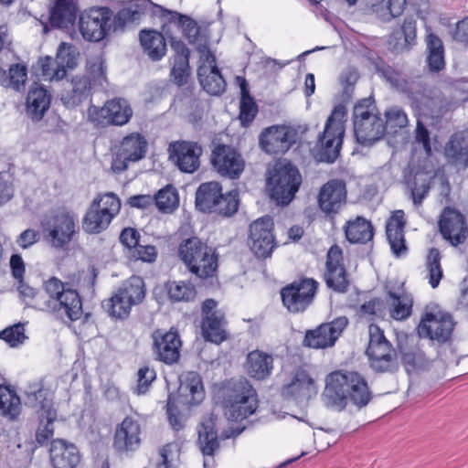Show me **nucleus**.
Segmentation results:
<instances>
[{"label": "nucleus", "mask_w": 468, "mask_h": 468, "mask_svg": "<svg viewBox=\"0 0 468 468\" xmlns=\"http://www.w3.org/2000/svg\"><path fill=\"white\" fill-rule=\"evenodd\" d=\"M342 261V250L337 245L332 246L326 255L324 281L329 289L338 293L346 292L350 285Z\"/></svg>", "instance_id": "21"}, {"label": "nucleus", "mask_w": 468, "mask_h": 468, "mask_svg": "<svg viewBox=\"0 0 468 468\" xmlns=\"http://www.w3.org/2000/svg\"><path fill=\"white\" fill-rule=\"evenodd\" d=\"M346 202V187L344 181L333 179L321 187L318 204L321 210L326 215L337 214Z\"/></svg>", "instance_id": "25"}, {"label": "nucleus", "mask_w": 468, "mask_h": 468, "mask_svg": "<svg viewBox=\"0 0 468 468\" xmlns=\"http://www.w3.org/2000/svg\"><path fill=\"white\" fill-rule=\"evenodd\" d=\"M27 404L31 407L39 408L38 415L44 416L49 410H55L53 407L52 396L48 389L42 387H30V390L26 392Z\"/></svg>", "instance_id": "50"}, {"label": "nucleus", "mask_w": 468, "mask_h": 468, "mask_svg": "<svg viewBox=\"0 0 468 468\" xmlns=\"http://www.w3.org/2000/svg\"><path fill=\"white\" fill-rule=\"evenodd\" d=\"M112 218L101 210L98 202H91L83 220L82 229L89 234H99L108 228Z\"/></svg>", "instance_id": "46"}, {"label": "nucleus", "mask_w": 468, "mask_h": 468, "mask_svg": "<svg viewBox=\"0 0 468 468\" xmlns=\"http://www.w3.org/2000/svg\"><path fill=\"white\" fill-rule=\"evenodd\" d=\"M211 165L222 176L236 179L242 174L245 166L241 154L232 146L218 144L211 153Z\"/></svg>", "instance_id": "18"}, {"label": "nucleus", "mask_w": 468, "mask_h": 468, "mask_svg": "<svg viewBox=\"0 0 468 468\" xmlns=\"http://www.w3.org/2000/svg\"><path fill=\"white\" fill-rule=\"evenodd\" d=\"M222 186L217 181L201 183L195 195L196 208L203 213L213 214L218 197H221Z\"/></svg>", "instance_id": "36"}, {"label": "nucleus", "mask_w": 468, "mask_h": 468, "mask_svg": "<svg viewBox=\"0 0 468 468\" xmlns=\"http://www.w3.org/2000/svg\"><path fill=\"white\" fill-rule=\"evenodd\" d=\"M218 303L214 299H207L201 306V333L206 341L221 344L227 339L225 326L227 321L222 311L217 309Z\"/></svg>", "instance_id": "14"}, {"label": "nucleus", "mask_w": 468, "mask_h": 468, "mask_svg": "<svg viewBox=\"0 0 468 468\" xmlns=\"http://www.w3.org/2000/svg\"><path fill=\"white\" fill-rule=\"evenodd\" d=\"M317 394V386L314 378L303 368H297L291 381L283 385L281 395L285 399H294L298 402L309 400Z\"/></svg>", "instance_id": "23"}, {"label": "nucleus", "mask_w": 468, "mask_h": 468, "mask_svg": "<svg viewBox=\"0 0 468 468\" xmlns=\"http://www.w3.org/2000/svg\"><path fill=\"white\" fill-rule=\"evenodd\" d=\"M453 328L454 323L451 314L440 311L426 312L418 326V334L420 337H428L443 344L451 339Z\"/></svg>", "instance_id": "15"}, {"label": "nucleus", "mask_w": 468, "mask_h": 468, "mask_svg": "<svg viewBox=\"0 0 468 468\" xmlns=\"http://www.w3.org/2000/svg\"><path fill=\"white\" fill-rule=\"evenodd\" d=\"M120 295H123L133 305L139 304L145 297V285L139 276H132L118 289Z\"/></svg>", "instance_id": "51"}, {"label": "nucleus", "mask_w": 468, "mask_h": 468, "mask_svg": "<svg viewBox=\"0 0 468 468\" xmlns=\"http://www.w3.org/2000/svg\"><path fill=\"white\" fill-rule=\"evenodd\" d=\"M39 418V426L36 432V441L38 444H45L54 434L53 423L57 419L56 410H49L48 413H44L43 417Z\"/></svg>", "instance_id": "57"}, {"label": "nucleus", "mask_w": 468, "mask_h": 468, "mask_svg": "<svg viewBox=\"0 0 468 468\" xmlns=\"http://www.w3.org/2000/svg\"><path fill=\"white\" fill-rule=\"evenodd\" d=\"M51 96L42 86L31 87L27 97V114L33 121L43 118L50 105Z\"/></svg>", "instance_id": "38"}, {"label": "nucleus", "mask_w": 468, "mask_h": 468, "mask_svg": "<svg viewBox=\"0 0 468 468\" xmlns=\"http://www.w3.org/2000/svg\"><path fill=\"white\" fill-rule=\"evenodd\" d=\"M91 79L88 75H77L69 84V89L62 91L60 100L68 108H74L90 96Z\"/></svg>", "instance_id": "35"}, {"label": "nucleus", "mask_w": 468, "mask_h": 468, "mask_svg": "<svg viewBox=\"0 0 468 468\" xmlns=\"http://www.w3.org/2000/svg\"><path fill=\"white\" fill-rule=\"evenodd\" d=\"M49 456L53 468H76L80 461L77 447L62 439L51 441Z\"/></svg>", "instance_id": "29"}, {"label": "nucleus", "mask_w": 468, "mask_h": 468, "mask_svg": "<svg viewBox=\"0 0 468 468\" xmlns=\"http://www.w3.org/2000/svg\"><path fill=\"white\" fill-rule=\"evenodd\" d=\"M167 294L172 302H190L196 298L197 291L193 284L186 282L169 281L165 283Z\"/></svg>", "instance_id": "53"}, {"label": "nucleus", "mask_w": 468, "mask_h": 468, "mask_svg": "<svg viewBox=\"0 0 468 468\" xmlns=\"http://www.w3.org/2000/svg\"><path fill=\"white\" fill-rule=\"evenodd\" d=\"M153 16H156L162 19L166 20V23H164V25L162 27L163 32L166 37H169L168 30H167L168 24H174L177 27H179L181 26V24L184 23V20L187 16L186 15H182V14L178 13L177 11L169 10L160 5H154Z\"/></svg>", "instance_id": "62"}, {"label": "nucleus", "mask_w": 468, "mask_h": 468, "mask_svg": "<svg viewBox=\"0 0 468 468\" xmlns=\"http://www.w3.org/2000/svg\"><path fill=\"white\" fill-rule=\"evenodd\" d=\"M239 206V194L237 189L221 192V197L217 201V207L213 210V214L219 215L224 218L233 216L238 212Z\"/></svg>", "instance_id": "54"}, {"label": "nucleus", "mask_w": 468, "mask_h": 468, "mask_svg": "<svg viewBox=\"0 0 468 468\" xmlns=\"http://www.w3.org/2000/svg\"><path fill=\"white\" fill-rule=\"evenodd\" d=\"M40 75L44 80H60L66 76V70L56 66L55 59L47 56L40 58L37 61Z\"/></svg>", "instance_id": "61"}, {"label": "nucleus", "mask_w": 468, "mask_h": 468, "mask_svg": "<svg viewBox=\"0 0 468 468\" xmlns=\"http://www.w3.org/2000/svg\"><path fill=\"white\" fill-rule=\"evenodd\" d=\"M369 341L366 349L370 368L376 373H394L399 369L398 353L377 324L368 326Z\"/></svg>", "instance_id": "7"}, {"label": "nucleus", "mask_w": 468, "mask_h": 468, "mask_svg": "<svg viewBox=\"0 0 468 468\" xmlns=\"http://www.w3.org/2000/svg\"><path fill=\"white\" fill-rule=\"evenodd\" d=\"M240 88L239 120L243 126H249L258 113V105L250 94L249 84L244 78L238 77Z\"/></svg>", "instance_id": "48"}, {"label": "nucleus", "mask_w": 468, "mask_h": 468, "mask_svg": "<svg viewBox=\"0 0 468 468\" xmlns=\"http://www.w3.org/2000/svg\"><path fill=\"white\" fill-rule=\"evenodd\" d=\"M67 285L57 277H51L47 280L43 287L48 295V299L43 301L37 300L35 307L41 311L51 313L58 306L57 303L62 301L66 291L70 289Z\"/></svg>", "instance_id": "42"}, {"label": "nucleus", "mask_w": 468, "mask_h": 468, "mask_svg": "<svg viewBox=\"0 0 468 468\" xmlns=\"http://www.w3.org/2000/svg\"><path fill=\"white\" fill-rule=\"evenodd\" d=\"M49 25L54 28L69 29L75 24L78 6L75 0H50Z\"/></svg>", "instance_id": "30"}, {"label": "nucleus", "mask_w": 468, "mask_h": 468, "mask_svg": "<svg viewBox=\"0 0 468 468\" xmlns=\"http://www.w3.org/2000/svg\"><path fill=\"white\" fill-rule=\"evenodd\" d=\"M225 414L234 421L242 420L258 409V395L246 378H231L225 381L217 393Z\"/></svg>", "instance_id": "2"}, {"label": "nucleus", "mask_w": 468, "mask_h": 468, "mask_svg": "<svg viewBox=\"0 0 468 468\" xmlns=\"http://www.w3.org/2000/svg\"><path fill=\"white\" fill-rule=\"evenodd\" d=\"M179 28L183 30L184 36L190 44L197 45V48L200 44L207 46V38L201 34L200 27L197 25V21L190 16H187L186 17Z\"/></svg>", "instance_id": "59"}, {"label": "nucleus", "mask_w": 468, "mask_h": 468, "mask_svg": "<svg viewBox=\"0 0 468 468\" xmlns=\"http://www.w3.org/2000/svg\"><path fill=\"white\" fill-rule=\"evenodd\" d=\"M324 404L338 412L350 405L360 410L373 399V392L366 378L356 371L335 370L325 378L322 394Z\"/></svg>", "instance_id": "1"}, {"label": "nucleus", "mask_w": 468, "mask_h": 468, "mask_svg": "<svg viewBox=\"0 0 468 468\" xmlns=\"http://www.w3.org/2000/svg\"><path fill=\"white\" fill-rule=\"evenodd\" d=\"M416 40V21L406 17L399 28L393 30L388 39V49L394 54L410 51Z\"/></svg>", "instance_id": "32"}, {"label": "nucleus", "mask_w": 468, "mask_h": 468, "mask_svg": "<svg viewBox=\"0 0 468 468\" xmlns=\"http://www.w3.org/2000/svg\"><path fill=\"white\" fill-rule=\"evenodd\" d=\"M144 51L154 60H160L166 53L165 37L163 33L154 29H143L139 34Z\"/></svg>", "instance_id": "39"}, {"label": "nucleus", "mask_w": 468, "mask_h": 468, "mask_svg": "<svg viewBox=\"0 0 468 468\" xmlns=\"http://www.w3.org/2000/svg\"><path fill=\"white\" fill-rule=\"evenodd\" d=\"M345 234L350 243L365 244L372 240L374 237V228L371 222L365 218L356 217V219L346 222Z\"/></svg>", "instance_id": "45"}, {"label": "nucleus", "mask_w": 468, "mask_h": 468, "mask_svg": "<svg viewBox=\"0 0 468 468\" xmlns=\"http://www.w3.org/2000/svg\"><path fill=\"white\" fill-rule=\"evenodd\" d=\"M273 221L270 217L261 218L250 225L248 245L259 259L270 257L276 247Z\"/></svg>", "instance_id": "13"}, {"label": "nucleus", "mask_w": 468, "mask_h": 468, "mask_svg": "<svg viewBox=\"0 0 468 468\" xmlns=\"http://www.w3.org/2000/svg\"><path fill=\"white\" fill-rule=\"evenodd\" d=\"M140 433L141 428L138 421L132 417H126L116 428L114 449L119 452L134 451L141 443Z\"/></svg>", "instance_id": "26"}, {"label": "nucleus", "mask_w": 468, "mask_h": 468, "mask_svg": "<svg viewBox=\"0 0 468 468\" xmlns=\"http://www.w3.org/2000/svg\"><path fill=\"white\" fill-rule=\"evenodd\" d=\"M136 386L133 388L134 394L140 396L146 394L156 378V372L148 366L141 367L137 371Z\"/></svg>", "instance_id": "60"}, {"label": "nucleus", "mask_w": 468, "mask_h": 468, "mask_svg": "<svg viewBox=\"0 0 468 468\" xmlns=\"http://www.w3.org/2000/svg\"><path fill=\"white\" fill-rule=\"evenodd\" d=\"M217 421L218 416L211 413L197 428V444L204 456L213 457L219 450Z\"/></svg>", "instance_id": "34"}, {"label": "nucleus", "mask_w": 468, "mask_h": 468, "mask_svg": "<svg viewBox=\"0 0 468 468\" xmlns=\"http://www.w3.org/2000/svg\"><path fill=\"white\" fill-rule=\"evenodd\" d=\"M353 123L356 142L363 146L373 145L386 133L384 120L370 99H363L355 105Z\"/></svg>", "instance_id": "5"}, {"label": "nucleus", "mask_w": 468, "mask_h": 468, "mask_svg": "<svg viewBox=\"0 0 468 468\" xmlns=\"http://www.w3.org/2000/svg\"><path fill=\"white\" fill-rule=\"evenodd\" d=\"M113 11L108 6H93L80 15L79 28L83 38L91 42L102 40L110 31H122L115 28Z\"/></svg>", "instance_id": "8"}, {"label": "nucleus", "mask_w": 468, "mask_h": 468, "mask_svg": "<svg viewBox=\"0 0 468 468\" xmlns=\"http://www.w3.org/2000/svg\"><path fill=\"white\" fill-rule=\"evenodd\" d=\"M442 238L452 246L463 244L468 237V227L463 214L454 208L445 207L439 220Z\"/></svg>", "instance_id": "22"}, {"label": "nucleus", "mask_w": 468, "mask_h": 468, "mask_svg": "<svg viewBox=\"0 0 468 468\" xmlns=\"http://www.w3.org/2000/svg\"><path fill=\"white\" fill-rule=\"evenodd\" d=\"M153 351L155 359L166 365H173L180 358L182 341L178 331L171 327L168 331L157 329L152 334Z\"/></svg>", "instance_id": "17"}, {"label": "nucleus", "mask_w": 468, "mask_h": 468, "mask_svg": "<svg viewBox=\"0 0 468 468\" xmlns=\"http://www.w3.org/2000/svg\"><path fill=\"white\" fill-rule=\"evenodd\" d=\"M386 121L384 122L386 129L404 128L408 125L409 120L406 112L399 107H392L385 112Z\"/></svg>", "instance_id": "64"}, {"label": "nucleus", "mask_w": 468, "mask_h": 468, "mask_svg": "<svg viewBox=\"0 0 468 468\" xmlns=\"http://www.w3.org/2000/svg\"><path fill=\"white\" fill-rule=\"evenodd\" d=\"M387 303L389 308L390 316L395 320L402 321L411 314L413 299L410 293L388 291L387 293Z\"/></svg>", "instance_id": "47"}, {"label": "nucleus", "mask_w": 468, "mask_h": 468, "mask_svg": "<svg viewBox=\"0 0 468 468\" xmlns=\"http://www.w3.org/2000/svg\"><path fill=\"white\" fill-rule=\"evenodd\" d=\"M78 55L75 47L61 43L58 48L55 58L56 66L66 71L67 69H74L77 66Z\"/></svg>", "instance_id": "58"}, {"label": "nucleus", "mask_w": 468, "mask_h": 468, "mask_svg": "<svg viewBox=\"0 0 468 468\" xmlns=\"http://www.w3.org/2000/svg\"><path fill=\"white\" fill-rule=\"evenodd\" d=\"M147 145V141L142 134L132 133L123 137L117 151L122 156L137 162L145 156Z\"/></svg>", "instance_id": "44"}, {"label": "nucleus", "mask_w": 468, "mask_h": 468, "mask_svg": "<svg viewBox=\"0 0 468 468\" xmlns=\"http://www.w3.org/2000/svg\"><path fill=\"white\" fill-rule=\"evenodd\" d=\"M77 217L65 207L58 208L44 226L45 239L56 250H65L77 233Z\"/></svg>", "instance_id": "9"}, {"label": "nucleus", "mask_w": 468, "mask_h": 468, "mask_svg": "<svg viewBox=\"0 0 468 468\" xmlns=\"http://www.w3.org/2000/svg\"><path fill=\"white\" fill-rule=\"evenodd\" d=\"M302 183V176L295 165L290 162H279L269 172L266 188L270 197L282 206L288 205Z\"/></svg>", "instance_id": "6"}, {"label": "nucleus", "mask_w": 468, "mask_h": 468, "mask_svg": "<svg viewBox=\"0 0 468 468\" xmlns=\"http://www.w3.org/2000/svg\"><path fill=\"white\" fill-rule=\"evenodd\" d=\"M318 282L313 278H301L281 290L282 304L292 314L304 312L314 302Z\"/></svg>", "instance_id": "10"}, {"label": "nucleus", "mask_w": 468, "mask_h": 468, "mask_svg": "<svg viewBox=\"0 0 468 468\" xmlns=\"http://www.w3.org/2000/svg\"><path fill=\"white\" fill-rule=\"evenodd\" d=\"M176 400L182 406H195L202 402L205 391L201 377L197 372H188L180 382Z\"/></svg>", "instance_id": "27"}, {"label": "nucleus", "mask_w": 468, "mask_h": 468, "mask_svg": "<svg viewBox=\"0 0 468 468\" xmlns=\"http://www.w3.org/2000/svg\"><path fill=\"white\" fill-rule=\"evenodd\" d=\"M20 413V398L8 387L0 385V414L11 420Z\"/></svg>", "instance_id": "52"}, {"label": "nucleus", "mask_w": 468, "mask_h": 468, "mask_svg": "<svg viewBox=\"0 0 468 468\" xmlns=\"http://www.w3.org/2000/svg\"><path fill=\"white\" fill-rule=\"evenodd\" d=\"M446 157L454 165L468 166V133L452 134L445 146Z\"/></svg>", "instance_id": "43"}, {"label": "nucleus", "mask_w": 468, "mask_h": 468, "mask_svg": "<svg viewBox=\"0 0 468 468\" xmlns=\"http://www.w3.org/2000/svg\"><path fill=\"white\" fill-rule=\"evenodd\" d=\"M272 355L256 349L250 351L244 363L245 370L251 378L262 381L271 377L274 368Z\"/></svg>", "instance_id": "31"}, {"label": "nucleus", "mask_w": 468, "mask_h": 468, "mask_svg": "<svg viewBox=\"0 0 468 468\" xmlns=\"http://www.w3.org/2000/svg\"><path fill=\"white\" fill-rule=\"evenodd\" d=\"M405 224L403 210L394 211L386 224L387 238L396 257H401L408 251L404 237Z\"/></svg>", "instance_id": "33"}, {"label": "nucleus", "mask_w": 468, "mask_h": 468, "mask_svg": "<svg viewBox=\"0 0 468 468\" xmlns=\"http://www.w3.org/2000/svg\"><path fill=\"white\" fill-rule=\"evenodd\" d=\"M133 116L129 102L122 98L107 101L101 108L91 105L88 109V119L96 126L126 124Z\"/></svg>", "instance_id": "11"}, {"label": "nucleus", "mask_w": 468, "mask_h": 468, "mask_svg": "<svg viewBox=\"0 0 468 468\" xmlns=\"http://www.w3.org/2000/svg\"><path fill=\"white\" fill-rule=\"evenodd\" d=\"M431 173L420 165H409L403 172V182L410 190L414 205L420 206L431 189Z\"/></svg>", "instance_id": "24"}, {"label": "nucleus", "mask_w": 468, "mask_h": 468, "mask_svg": "<svg viewBox=\"0 0 468 468\" xmlns=\"http://www.w3.org/2000/svg\"><path fill=\"white\" fill-rule=\"evenodd\" d=\"M346 108L343 104L335 106L327 118L324 132L319 134L314 146V157L318 162L333 164L340 155L345 135Z\"/></svg>", "instance_id": "3"}, {"label": "nucleus", "mask_w": 468, "mask_h": 468, "mask_svg": "<svg viewBox=\"0 0 468 468\" xmlns=\"http://www.w3.org/2000/svg\"><path fill=\"white\" fill-rule=\"evenodd\" d=\"M178 195L172 186H166L158 191L154 196V204L162 212H172L178 206Z\"/></svg>", "instance_id": "56"}, {"label": "nucleus", "mask_w": 468, "mask_h": 468, "mask_svg": "<svg viewBox=\"0 0 468 468\" xmlns=\"http://www.w3.org/2000/svg\"><path fill=\"white\" fill-rule=\"evenodd\" d=\"M169 159L183 173L193 174L200 167L202 146L192 141H176L169 144Z\"/></svg>", "instance_id": "16"}, {"label": "nucleus", "mask_w": 468, "mask_h": 468, "mask_svg": "<svg viewBox=\"0 0 468 468\" xmlns=\"http://www.w3.org/2000/svg\"><path fill=\"white\" fill-rule=\"evenodd\" d=\"M348 324L346 316H339L330 323L320 324L314 330L306 332L303 344L313 348H326L335 345Z\"/></svg>", "instance_id": "20"}, {"label": "nucleus", "mask_w": 468, "mask_h": 468, "mask_svg": "<svg viewBox=\"0 0 468 468\" xmlns=\"http://www.w3.org/2000/svg\"><path fill=\"white\" fill-rule=\"evenodd\" d=\"M57 307L50 313L58 318H67L71 322L80 319L83 309L82 300L77 290L69 289L66 291L61 302L57 303Z\"/></svg>", "instance_id": "37"}, {"label": "nucleus", "mask_w": 468, "mask_h": 468, "mask_svg": "<svg viewBox=\"0 0 468 468\" xmlns=\"http://www.w3.org/2000/svg\"><path fill=\"white\" fill-rule=\"evenodd\" d=\"M441 255L438 249L431 248L426 259V269L430 285L435 289L439 286L443 277V271L441 265Z\"/></svg>", "instance_id": "55"}, {"label": "nucleus", "mask_w": 468, "mask_h": 468, "mask_svg": "<svg viewBox=\"0 0 468 468\" xmlns=\"http://www.w3.org/2000/svg\"><path fill=\"white\" fill-rule=\"evenodd\" d=\"M377 72L392 86L407 93L412 100L419 101L423 96L424 88L420 81H409L400 71L387 64L377 65Z\"/></svg>", "instance_id": "28"}, {"label": "nucleus", "mask_w": 468, "mask_h": 468, "mask_svg": "<svg viewBox=\"0 0 468 468\" xmlns=\"http://www.w3.org/2000/svg\"><path fill=\"white\" fill-rule=\"evenodd\" d=\"M178 253L189 271L200 279L212 277L218 269V254L197 237L183 240Z\"/></svg>", "instance_id": "4"}, {"label": "nucleus", "mask_w": 468, "mask_h": 468, "mask_svg": "<svg viewBox=\"0 0 468 468\" xmlns=\"http://www.w3.org/2000/svg\"><path fill=\"white\" fill-rule=\"evenodd\" d=\"M296 132L285 125L265 128L259 136L261 148L270 154H282L296 142Z\"/></svg>", "instance_id": "19"}, {"label": "nucleus", "mask_w": 468, "mask_h": 468, "mask_svg": "<svg viewBox=\"0 0 468 468\" xmlns=\"http://www.w3.org/2000/svg\"><path fill=\"white\" fill-rule=\"evenodd\" d=\"M197 51L205 61L197 69V78L203 90L210 95H220L226 90V80L216 64V57L208 46L200 44Z\"/></svg>", "instance_id": "12"}, {"label": "nucleus", "mask_w": 468, "mask_h": 468, "mask_svg": "<svg viewBox=\"0 0 468 468\" xmlns=\"http://www.w3.org/2000/svg\"><path fill=\"white\" fill-rule=\"evenodd\" d=\"M154 5L156 4L151 0H134L129 6L120 9L114 16L115 28L123 30L127 24L139 21L149 7L153 13Z\"/></svg>", "instance_id": "41"}, {"label": "nucleus", "mask_w": 468, "mask_h": 468, "mask_svg": "<svg viewBox=\"0 0 468 468\" xmlns=\"http://www.w3.org/2000/svg\"><path fill=\"white\" fill-rule=\"evenodd\" d=\"M27 338L25 335V325L21 323L0 331V339L5 341L11 347H16L22 345Z\"/></svg>", "instance_id": "63"}, {"label": "nucleus", "mask_w": 468, "mask_h": 468, "mask_svg": "<svg viewBox=\"0 0 468 468\" xmlns=\"http://www.w3.org/2000/svg\"><path fill=\"white\" fill-rule=\"evenodd\" d=\"M397 349L400 354L401 362L408 371L422 366L424 354L421 350L412 346L413 336L408 335H398Z\"/></svg>", "instance_id": "40"}, {"label": "nucleus", "mask_w": 468, "mask_h": 468, "mask_svg": "<svg viewBox=\"0 0 468 468\" xmlns=\"http://www.w3.org/2000/svg\"><path fill=\"white\" fill-rule=\"evenodd\" d=\"M101 305L111 317L121 320L129 316L133 306L128 299L124 298L123 295H120L119 291L111 298L103 301Z\"/></svg>", "instance_id": "49"}]
</instances>
